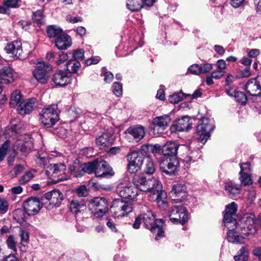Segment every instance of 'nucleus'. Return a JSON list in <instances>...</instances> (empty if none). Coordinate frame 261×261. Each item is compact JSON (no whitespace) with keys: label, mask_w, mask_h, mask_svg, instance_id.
Returning <instances> with one entry per match:
<instances>
[{"label":"nucleus","mask_w":261,"mask_h":261,"mask_svg":"<svg viewBox=\"0 0 261 261\" xmlns=\"http://www.w3.org/2000/svg\"><path fill=\"white\" fill-rule=\"evenodd\" d=\"M112 134L109 133H104L96 139V144L100 149H103L108 147L111 143Z\"/></svg>","instance_id":"nucleus-30"},{"label":"nucleus","mask_w":261,"mask_h":261,"mask_svg":"<svg viewBox=\"0 0 261 261\" xmlns=\"http://www.w3.org/2000/svg\"><path fill=\"white\" fill-rule=\"evenodd\" d=\"M51 70L52 67L50 64L44 61H40L33 71V76L40 84H46L49 80L48 73Z\"/></svg>","instance_id":"nucleus-8"},{"label":"nucleus","mask_w":261,"mask_h":261,"mask_svg":"<svg viewBox=\"0 0 261 261\" xmlns=\"http://www.w3.org/2000/svg\"><path fill=\"white\" fill-rule=\"evenodd\" d=\"M33 20L37 24L43 23V15L41 10H37L34 12L32 16Z\"/></svg>","instance_id":"nucleus-51"},{"label":"nucleus","mask_w":261,"mask_h":261,"mask_svg":"<svg viewBox=\"0 0 261 261\" xmlns=\"http://www.w3.org/2000/svg\"><path fill=\"white\" fill-rule=\"evenodd\" d=\"M55 43L59 49H66L71 45V38L68 35L62 34L55 39Z\"/></svg>","instance_id":"nucleus-29"},{"label":"nucleus","mask_w":261,"mask_h":261,"mask_svg":"<svg viewBox=\"0 0 261 261\" xmlns=\"http://www.w3.org/2000/svg\"><path fill=\"white\" fill-rule=\"evenodd\" d=\"M245 89L250 95L261 96V86L256 78L249 80L245 85Z\"/></svg>","instance_id":"nucleus-22"},{"label":"nucleus","mask_w":261,"mask_h":261,"mask_svg":"<svg viewBox=\"0 0 261 261\" xmlns=\"http://www.w3.org/2000/svg\"><path fill=\"white\" fill-rule=\"evenodd\" d=\"M13 72L12 68L4 67L0 70V94L2 91L3 83L9 84L14 81Z\"/></svg>","instance_id":"nucleus-23"},{"label":"nucleus","mask_w":261,"mask_h":261,"mask_svg":"<svg viewBox=\"0 0 261 261\" xmlns=\"http://www.w3.org/2000/svg\"><path fill=\"white\" fill-rule=\"evenodd\" d=\"M7 244L8 246V247L11 249H12L13 250H16V242L15 241L14 238L13 236L11 235L9 236L8 238L7 241Z\"/></svg>","instance_id":"nucleus-61"},{"label":"nucleus","mask_w":261,"mask_h":261,"mask_svg":"<svg viewBox=\"0 0 261 261\" xmlns=\"http://www.w3.org/2000/svg\"><path fill=\"white\" fill-rule=\"evenodd\" d=\"M113 92L114 94L117 97H119L122 95V85L119 82H115L113 85Z\"/></svg>","instance_id":"nucleus-50"},{"label":"nucleus","mask_w":261,"mask_h":261,"mask_svg":"<svg viewBox=\"0 0 261 261\" xmlns=\"http://www.w3.org/2000/svg\"><path fill=\"white\" fill-rule=\"evenodd\" d=\"M47 200L48 202V204L45 202L43 203L45 207L48 208L49 206L58 207L63 200V195L59 190L54 189L44 195L41 200Z\"/></svg>","instance_id":"nucleus-10"},{"label":"nucleus","mask_w":261,"mask_h":261,"mask_svg":"<svg viewBox=\"0 0 261 261\" xmlns=\"http://www.w3.org/2000/svg\"><path fill=\"white\" fill-rule=\"evenodd\" d=\"M116 193L120 197L130 199H134L138 195V190L135 187L122 183L117 186Z\"/></svg>","instance_id":"nucleus-16"},{"label":"nucleus","mask_w":261,"mask_h":261,"mask_svg":"<svg viewBox=\"0 0 261 261\" xmlns=\"http://www.w3.org/2000/svg\"><path fill=\"white\" fill-rule=\"evenodd\" d=\"M59 119V112L57 105H51L42 109L40 114L41 122L48 127H51Z\"/></svg>","instance_id":"nucleus-4"},{"label":"nucleus","mask_w":261,"mask_h":261,"mask_svg":"<svg viewBox=\"0 0 261 261\" xmlns=\"http://www.w3.org/2000/svg\"><path fill=\"white\" fill-rule=\"evenodd\" d=\"M149 200L156 201L158 206L163 209L168 206L167 196L166 193L163 190L162 184L161 182V188H155L150 194H148Z\"/></svg>","instance_id":"nucleus-11"},{"label":"nucleus","mask_w":261,"mask_h":261,"mask_svg":"<svg viewBox=\"0 0 261 261\" xmlns=\"http://www.w3.org/2000/svg\"><path fill=\"white\" fill-rule=\"evenodd\" d=\"M121 208H122L123 216L127 215L130 213L133 209V205L132 203L128 201H124L121 199ZM121 206V205H120Z\"/></svg>","instance_id":"nucleus-46"},{"label":"nucleus","mask_w":261,"mask_h":261,"mask_svg":"<svg viewBox=\"0 0 261 261\" xmlns=\"http://www.w3.org/2000/svg\"><path fill=\"white\" fill-rule=\"evenodd\" d=\"M100 57L98 56H95L93 57H91L90 59L86 60L85 63L87 65H91L92 64H97L100 61Z\"/></svg>","instance_id":"nucleus-64"},{"label":"nucleus","mask_w":261,"mask_h":261,"mask_svg":"<svg viewBox=\"0 0 261 261\" xmlns=\"http://www.w3.org/2000/svg\"><path fill=\"white\" fill-rule=\"evenodd\" d=\"M36 99L34 98L23 100L17 107L18 113L21 115L30 113L36 106Z\"/></svg>","instance_id":"nucleus-20"},{"label":"nucleus","mask_w":261,"mask_h":261,"mask_svg":"<svg viewBox=\"0 0 261 261\" xmlns=\"http://www.w3.org/2000/svg\"><path fill=\"white\" fill-rule=\"evenodd\" d=\"M240 176L239 178L240 182V186H250L252 184L253 180L251 178L250 173H240Z\"/></svg>","instance_id":"nucleus-42"},{"label":"nucleus","mask_w":261,"mask_h":261,"mask_svg":"<svg viewBox=\"0 0 261 261\" xmlns=\"http://www.w3.org/2000/svg\"><path fill=\"white\" fill-rule=\"evenodd\" d=\"M213 121L207 118H203L197 126L196 132L199 135V140L205 143L210 138V133L214 129Z\"/></svg>","instance_id":"nucleus-9"},{"label":"nucleus","mask_w":261,"mask_h":261,"mask_svg":"<svg viewBox=\"0 0 261 261\" xmlns=\"http://www.w3.org/2000/svg\"><path fill=\"white\" fill-rule=\"evenodd\" d=\"M225 190L229 196L232 197L238 195L241 192L240 186L231 182L225 183Z\"/></svg>","instance_id":"nucleus-33"},{"label":"nucleus","mask_w":261,"mask_h":261,"mask_svg":"<svg viewBox=\"0 0 261 261\" xmlns=\"http://www.w3.org/2000/svg\"><path fill=\"white\" fill-rule=\"evenodd\" d=\"M168 216L170 221L174 224H186L189 219L187 208L181 205L172 207L168 212Z\"/></svg>","instance_id":"nucleus-7"},{"label":"nucleus","mask_w":261,"mask_h":261,"mask_svg":"<svg viewBox=\"0 0 261 261\" xmlns=\"http://www.w3.org/2000/svg\"><path fill=\"white\" fill-rule=\"evenodd\" d=\"M257 220L254 214L247 213L243 215L237 225L241 233L246 236L254 234L257 231Z\"/></svg>","instance_id":"nucleus-3"},{"label":"nucleus","mask_w":261,"mask_h":261,"mask_svg":"<svg viewBox=\"0 0 261 261\" xmlns=\"http://www.w3.org/2000/svg\"><path fill=\"white\" fill-rule=\"evenodd\" d=\"M237 211V205L233 202L226 206L225 213L223 217V223L224 227H228L229 228L231 227L230 224H237V220L234 218Z\"/></svg>","instance_id":"nucleus-13"},{"label":"nucleus","mask_w":261,"mask_h":261,"mask_svg":"<svg viewBox=\"0 0 261 261\" xmlns=\"http://www.w3.org/2000/svg\"><path fill=\"white\" fill-rule=\"evenodd\" d=\"M160 168L161 170L166 174H173L178 170L179 162L176 158H170L161 162Z\"/></svg>","instance_id":"nucleus-14"},{"label":"nucleus","mask_w":261,"mask_h":261,"mask_svg":"<svg viewBox=\"0 0 261 261\" xmlns=\"http://www.w3.org/2000/svg\"><path fill=\"white\" fill-rule=\"evenodd\" d=\"M143 0H127L126 6L132 11H138L143 7Z\"/></svg>","instance_id":"nucleus-40"},{"label":"nucleus","mask_w":261,"mask_h":261,"mask_svg":"<svg viewBox=\"0 0 261 261\" xmlns=\"http://www.w3.org/2000/svg\"><path fill=\"white\" fill-rule=\"evenodd\" d=\"M62 29L60 27L55 25H51L47 27V35L49 38H57L60 35H62Z\"/></svg>","instance_id":"nucleus-41"},{"label":"nucleus","mask_w":261,"mask_h":261,"mask_svg":"<svg viewBox=\"0 0 261 261\" xmlns=\"http://www.w3.org/2000/svg\"><path fill=\"white\" fill-rule=\"evenodd\" d=\"M155 170L154 164L152 160L149 157L146 158L144 168L145 172L148 174H152L155 172Z\"/></svg>","instance_id":"nucleus-45"},{"label":"nucleus","mask_w":261,"mask_h":261,"mask_svg":"<svg viewBox=\"0 0 261 261\" xmlns=\"http://www.w3.org/2000/svg\"><path fill=\"white\" fill-rule=\"evenodd\" d=\"M234 97L236 101L241 105H245L247 101V96L242 91H237V92H236L234 95Z\"/></svg>","instance_id":"nucleus-47"},{"label":"nucleus","mask_w":261,"mask_h":261,"mask_svg":"<svg viewBox=\"0 0 261 261\" xmlns=\"http://www.w3.org/2000/svg\"><path fill=\"white\" fill-rule=\"evenodd\" d=\"M142 219L146 228L149 229L153 233H156L155 239L158 237H162L164 234L163 230V222L162 219H155L152 211L146 206H141Z\"/></svg>","instance_id":"nucleus-1"},{"label":"nucleus","mask_w":261,"mask_h":261,"mask_svg":"<svg viewBox=\"0 0 261 261\" xmlns=\"http://www.w3.org/2000/svg\"><path fill=\"white\" fill-rule=\"evenodd\" d=\"M120 205L121 206V199H115L113 201V204L111 206V212L114 217H122L123 216L122 208Z\"/></svg>","instance_id":"nucleus-38"},{"label":"nucleus","mask_w":261,"mask_h":261,"mask_svg":"<svg viewBox=\"0 0 261 261\" xmlns=\"http://www.w3.org/2000/svg\"><path fill=\"white\" fill-rule=\"evenodd\" d=\"M170 121L171 118L168 115L155 117L152 121L153 129L155 130L156 127H159L162 130H165L168 126Z\"/></svg>","instance_id":"nucleus-27"},{"label":"nucleus","mask_w":261,"mask_h":261,"mask_svg":"<svg viewBox=\"0 0 261 261\" xmlns=\"http://www.w3.org/2000/svg\"><path fill=\"white\" fill-rule=\"evenodd\" d=\"M13 218L16 222L21 224L25 221V214L23 210L21 209H17L15 210L13 213Z\"/></svg>","instance_id":"nucleus-44"},{"label":"nucleus","mask_w":261,"mask_h":261,"mask_svg":"<svg viewBox=\"0 0 261 261\" xmlns=\"http://www.w3.org/2000/svg\"><path fill=\"white\" fill-rule=\"evenodd\" d=\"M151 150L153 153H160L163 152L162 147L158 144H155L154 145H143L141 146V151L144 152L145 154Z\"/></svg>","instance_id":"nucleus-39"},{"label":"nucleus","mask_w":261,"mask_h":261,"mask_svg":"<svg viewBox=\"0 0 261 261\" xmlns=\"http://www.w3.org/2000/svg\"><path fill=\"white\" fill-rule=\"evenodd\" d=\"M191 127V122H190V118L189 116H185L179 118L171 126L172 130H175L178 132L187 131Z\"/></svg>","instance_id":"nucleus-24"},{"label":"nucleus","mask_w":261,"mask_h":261,"mask_svg":"<svg viewBox=\"0 0 261 261\" xmlns=\"http://www.w3.org/2000/svg\"><path fill=\"white\" fill-rule=\"evenodd\" d=\"M32 147L31 143L25 142L21 144H18L17 148L22 153H26L29 151Z\"/></svg>","instance_id":"nucleus-53"},{"label":"nucleus","mask_w":261,"mask_h":261,"mask_svg":"<svg viewBox=\"0 0 261 261\" xmlns=\"http://www.w3.org/2000/svg\"><path fill=\"white\" fill-rule=\"evenodd\" d=\"M114 172L111 167L105 161L97 159L95 175L96 177L105 178L113 176Z\"/></svg>","instance_id":"nucleus-15"},{"label":"nucleus","mask_w":261,"mask_h":261,"mask_svg":"<svg viewBox=\"0 0 261 261\" xmlns=\"http://www.w3.org/2000/svg\"><path fill=\"white\" fill-rule=\"evenodd\" d=\"M19 234L21 238V242L27 243L29 240V232L27 231L20 228Z\"/></svg>","instance_id":"nucleus-63"},{"label":"nucleus","mask_w":261,"mask_h":261,"mask_svg":"<svg viewBox=\"0 0 261 261\" xmlns=\"http://www.w3.org/2000/svg\"><path fill=\"white\" fill-rule=\"evenodd\" d=\"M201 157L200 151L199 149L190 151L183 159L182 162L185 169H189L191 165L196 163Z\"/></svg>","instance_id":"nucleus-26"},{"label":"nucleus","mask_w":261,"mask_h":261,"mask_svg":"<svg viewBox=\"0 0 261 261\" xmlns=\"http://www.w3.org/2000/svg\"><path fill=\"white\" fill-rule=\"evenodd\" d=\"M188 71L193 74L198 75L200 74V65L195 64L191 65L188 68Z\"/></svg>","instance_id":"nucleus-62"},{"label":"nucleus","mask_w":261,"mask_h":261,"mask_svg":"<svg viewBox=\"0 0 261 261\" xmlns=\"http://www.w3.org/2000/svg\"><path fill=\"white\" fill-rule=\"evenodd\" d=\"M36 162L42 167L47 166L46 172L48 174H58L62 175L66 170V166L64 163L49 164V165H47L49 160L45 153L40 154L38 152L37 155Z\"/></svg>","instance_id":"nucleus-5"},{"label":"nucleus","mask_w":261,"mask_h":261,"mask_svg":"<svg viewBox=\"0 0 261 261\" xmlns=\"http://www.w3.org/2000/svg\"><path fill=\"white\" fill-rule=\"evenodd\" d=\"M133 182L137 190L150 194L155 188H161V181L155 178H148L141 175H135Z\"/></svg>","instance_id":"nucleus-2"},{"label":"nucleus","mask_w":261,"mask_h":261,"mask_svg":"<svg viewBox=\"0 0 261 261\" xmlns=\"http://www.w3.org/2000/svg\"><path fill=\"white\" fill-rule=\"evenodd\" d=\"M88 206L96 218H101L108 211V201L106 199L101 197H96L92 199Z\"/></svg>","instance_id":"nucleus-6"},{"label":"nucleus","mask_w":261,"mask_h":261,"mask_svg":"<svg viewBox=\"0 0 261 261\" xmlns=\"http://www.w3.org/2000/svg\"><path fill=\"white\" fill-rule=\"evenodd\" d=\"M8 201L4 199L0 198V214H5L8 210Z\"/></svg>","instance_id":"nucleus-57"},{"label":"nucleus","mask_w":261,"mask_h":261,"mask_svg":"<svg viewBox=\"0 0 261 261\" xmlns=\"http://www.w3.org/2000/svg\"><path fill=\"white\" fill-rule=\"evenodd\" d=\"M73 59L79 61L83 60L84 57V51L83 49H79L75 50L72 54Z\"/></svg>","instance_id":"nucleus-59"},{"label":"nucleus","mask_w":261,"mask_h":261,"mask_svg":"<svg viewBox=\"0 0 261 261\" xmlns=\"http://www.w3.org/2000/svg\"><path fill=\"white\" fill-rule=\"evenodd\" d=\"M171 194L172 197L175 198L174 200L178 202L183 201L187 196L186 185L180 183L175 184L172 187Z\"/></svg>","instance_id":"nucleus-19"},{"label":"nucleus","mask_w":261,"mask_h":261,"mask_svg":"<svg viewBox=\"0 0 261 261\" xmlns=\"http://www.w3.org/2000/svg\"><path fill=\"white\" fill-rule=\"evenodd\" d=\"M69 170L74 177H78L82 176V164H80L78 159H76L73 164L70 165Z\"/></svg>","instance_id":"nucleus-34"},{"label":"nucleus","mask_w":261,"mask_h":261,"mask_svg":"<svg viewBox=\"0 0 261 261\" xmlns=\"http://www.w3.org/2000/svg\"><path fill=\"white\" fill-rule=\"evenodd\" d=\"M200 73H206L213 69V65L210 63H203L200 65Z\"/></svg>","instance_id":"nucleus-60"},{"label":"nucleus","mask_w":261,"mask_h":261,"mask_svg":"<svg viewBox=\"0 0 261 261\" xmlns=\"http://www.w3.org/2000/svg\"><path fill=\"white\" fill-rule=\"evenodd\" d=\"M34 177L33 172L31 171L27 172L19 179V182L21 184H25L29 181Z\"/></svg>","instance_id":"nucleus-54"},{"label":"nucleus","mask_w":261,"mask_h":261,"mask_svg":"<svg viewBox=\"0 0 261 261\" xmlns=\"http://www.w3.org/2000/svg\"><path fill=\"white\" fill-rule=\"evenodd\" d=\"M53 81L56 86L64 87L71 83V78L66 71L59 70L54 74Z\"/></svg>","instance_id":"nucleus-18"},{"label":"nucleus","mask_w":261,"mask_h":261,"mask_svg":"<svg viewBox=\"0 0 261 261\" xmlns=\"http://www.w3.org/2000/svg\"><path fill=\"white\" fill-rule=\"evenodd\" d=\"M57 56L58 59L56 60V63L58 65L63 63L64 62L67 60L68 58V53H65L63 51L59 53Z\"/></svg>","instance_id":"nucleus-55"},{"label":"nucleus","mask_w":261,"mask_h":261,"mask_svg":"<svg viewBox=\"0 0 261 261\" xmlns=\"http://www.w3.org/2000/svg\"><path fill=\"white\" fill-rule=\"evenodd\" d=\"M137 164L133 163L132 162H129L127 166V170L130 173H136L141 168V166H139V162Z\"/></svg>","instance_id":"nucleus-52"},{"label":"nucleus","mask_w":261,"mask_h":261,"mask_svg":"<svg viewBox=\"0 0 261 261\" xmlns=\"http://www.w3.org/2000/svg\"><path fill=\"white\" fill-rule=\"evenodd\" d=\"M231 228L226 227L228 229V232H227V239L228 242L233 243H243L244 242V237L239 234L238 232L234 230L237 229H240L239 226L237 224H230Z\"/></svg>","instance_id":"nucleus-21"},{"label":"nucleus","mask_w":261,"mask_h":261,"mask_svg":"<svg viewBox=\"0 0 261 261\" xmlns=\"http://www.w3.org/2000/svg\"><path fill=\"white\" fill-rule=\"evenodd\" d=\"M6 53L14 59H18L22 58L23 50L22 43L20 41H14L8 43L5 47Z\"/></svg>","instance_id":"nucleus-17"},{"label":"nucleus","mask_w":261,"mask_h":261,"mask_svg":"<svg viewBox=\"0 0 261 261\" xmlns=\"http://www.w3.org/2000/svg\"><path fill=\"white\" fill-rule=\"evenodd\" d=\"M184 96L181 92L175 93L169 96V101L172 103H177L182 100Z\"/></svg>","instance_id":"nucleus-48"},{"label":"nucleus","mask_w":261,"mask_h":261,"mask_svg":"<svg viewBox=\"0 0 261 261\" xmlns=\"http://www.w3.org/2000/svg\"><path fill=\"white\" fill-rule=\"evenodd\" d=\"M66 70L69 73H76L80 69L81 65L79 61L76 60H70L66 64Z\"/></svg>","instance_id":"nucleus-37"},{"label":"nucleus","mask_w":261,"mask_h":261,"mask_svg":"<svg viewBox=\"0 0 261 261\" xmlns=\"http://www.w3.org/2000/svg\"><path fill=\"white\" fill-rule=\"evenodd\" d=\"M233 258L236 261H246L248 258V252L247 249L242 247Z\"/></svg>","instance_id":"nucleus-43"},{"label":"nucleus","mask_w":261,"mask_h":261,"mask_svg":"<svg viewBox=\"0 0 261 261\" xmlns=\"http://www.w3.org/2000/svg\"><path fill=\"white\" fill-rule=\"evenodd\" d=\"M187 148L184 145H179L174 141H168L162 147L163 153L165 155L170 156H175L177 153V150L179 147Z\"/></svg>","instance_id":"nucleus-28"},{"label":"nucleus","mask_w":261,"mask_h":261,"mask_svg":"<svg viewBox=\"0 0 261 261\" xmlns=\"http://www.w3.org/2000/svg\"><path fill=\"white\" fill-rule=\"evenodd\" d=\"M43 201L35 197L28 198L23 204V209L28 215H34L41 209L43 205Z\"/></svg>","instance_id":"nucleus-12"},{"label":"nucleus","mask_w":261,"mask_h":261,"mask_svg":"<svg viewBox=\"0 0 261 261\" xmlns=\"http://www.w3.org/2000/svg\"><path fill=\"white\" fill-rule=\"evenodd\" d=\"M75 192L79 197H86L88 195V191L86 186L83 185L77 188Z\"/></svg>","instance_id":"nucleus-58"},{"label":"nucleus","mask_w":261,"mask_h":261,"mask_svg":"<svg viewBox=\"0 0 261 261\" xmlns=\"http://www.w3.org/2000/svg\"><path fill=\"white\" fill-rule=\"evenodd\" d=\"M241 170L240 173H250L251 172L250 163L248 162L240 164Z\"/></svg>","instance_id":"nucleus-56"},{"label":"nucleus","mask_w":261,"mask_h":261,"mask_svg":"<svg viewBox=\"0 0 261 261\" xmlns=\"http://www.w3.org/2000/svg\"><path fill=\"white\" fill-rule=\"evenodd\" d=\"M144 152L141 151V148L138 150H134L130 152L128 155V160L129 162H132L138 164L139 163V166H142L144 161V156L146 155Z\"/></svg>","instance_id":"nucleus-32"},{"label":"nucleus","mask_w":261,"mask_h":261,"mask_svg":"<svg viewBox=\"0 0 261 261\" xmlns=\"http://www.w3.org/2000/svg\"><path fill=\"white\" fill-rule=\"evenodd\" d=\"M22 96L20 91L16 90L14 91L11 95L10 100V106L11 108H15L18 106L22 102Z\"/></svg>","instance_id":"nucleus-35"},{"label":"nucleus","mask_w":261,"mask_h":261,"mask_svg":"<svg viewBox=\"0 0 261 261\" xmlns=\"http://www.w3.org/2000/svg\"><path fill=\"white\" fill-rule=\"evenodd\" d=\"M86 208V202L83 199L74 198L70 203V209L73 214H77Z\"/></svg>","instance_id":"nucleus-31"},{"label":"nucleus","mask_w":261,"mask_h":261,"mask_svg":"<svg viewBox=\"0 0 261 261\" xmlns=\"http://www.w3.org/2000/svg\"><path fill=\"white\" fill-rule=\"evenodd\" d=\"M127 135H129L136 141L139 142L145 136V128L142 125H136L128 127L125 132Z\"/></svg>","instance_id":"nucleus-25"},{"label":"nucleus","mask_w":261,"mask_h":261,"mask_svg":"<svg viewBox=\"0 0 261 261\" xmlns=\"http://www.w3.org/2000/svg\"><path fill=\"white\" fill-rule=\"evenodd\" d=\"M97 159L92 161L89 162L82 164V176L84 173L89 174L94 173H95Z\"/></svg>","instance_id":"nucleus-36"},{"label":"nucleus","mask_w":261,"mask_h":261,"mask_svg":"<svg viewBox=\"0 0 261 261\" xmlns=\"http://www.w3.org/2000/svg\"><path fill=\"white\" fill-rule=\"evenodd\" d=\"M10 143V140H6L0 148V162L3 161L7 152Z\"/></svg>","instance_id":"nucleus-49"}]
</instances>
